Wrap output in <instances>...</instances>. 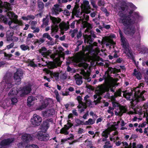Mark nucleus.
Here are the masks:
<instances>
[{"label": "nucleus", "instance_id": "1", "mask_svg": "<svg viewBox=\"0 0 148 148\" xmlns=\"http://www.w3.org/2000/svg\"><path fill=\"white\" fill-rule=\"evenodd\" d=\"M129 15L121 14L119 16V22L125 27L123 29L124 34L127 35L132 36L136 31L135 26L140 18L138 12H133V10H130Z\"/></svg>", "mask_w": 148, "mask_h": 148}, {"label": "nucleus", "instance_id": "2", "mask_svg": "<svg viewBox=\"0 0 148 148\" xmlns=\"http://www.w3.org/2000/svg\"><path fill=\"white\" fill-rule=\"evenodd\" d=\"M118 32L121 38L120 40L122 47L125 50V53H129L132 57L133 61L135 64L136 65V61L134 59L132 52H130V49L129 48V45L127 40L123 36V33L120 29H119Z\"/></svg>", "mask_w": 148, "mask_h": 148}, {"label": "nucleus", "instance_id": "3", "mask_svg": "<svg viewBox=\"0 0 148 148\" xmlns=\"http://www.w3.org/2000/svg\"><path fill=\"white\" fill-rule=\"evenodd\" d=\"M122 92L123 93V96L124 97L126 98L127 100L131 101L130 102L132 106L134 107L137 104L138 102L140 101V96L139 95H137L136 92L134 97L132 96V92H127V90L123 91Z\"/></svg>", "mask_w": 148, "mask_h": 148}, {"label": "nucleus", "instance_id": "4", "mask_svg": "<svg viewBox=\"0 0 148 148\" xmlns=\"http://www.w3.org/2000/svg\"><path fill=\"white\" fill-rule=\"evenodd\" d=\"M112 80L108 78L104 80V83L99 86V90L102 93H104L106 92H108L111 87V83Z\"/></svg>", "mask_w": 148, "mask_h": 148}, {"label": "nucleus", "instance_id": "5", "mask_svg": "<svg viewBox=\"0 0 148 148\" xmlns=\"http://www.w3.org/2000/svg\"><path fill=\"white\" fill-rule=\"evenodd\" d=\"M36 137L39 141L44 142L48 141L50 138L49 134L41 130L38 131L37 133Z\"/></svg>", "mask_w": 148, "mask_h": 148}, {"label": "nucleus", "instance_id": "6", "mask_svg": "<svg viewBox=\"0 0 148 148\" xmlns=\"http://www.w3.org/2000/svg\"><path fill=\"white\" fill-rule=\"evenodd\" d=\"M42 121V118L36 114H34L30 119L31 124L34 127L40 125Z\"/></svg>", "mask_w": 148, "mask_h": 148}, {"label": "nucleus", "instance_id": "7", "mask_svg": "<svg viewBox=\"0 0 148 148\" xmlns=\"http://www.w3.org/2000/svg\"><path fill=\"white\" fill-rule=\"evenodd\" d=\"M53 120L52 119H47L43 121L40 125V129L41 131L47 132V130L50 127V123L52 122Z\"/></svg>", "mask_w": 148, "mask_h": 148}, {"label": "nucleus", "instance_id": "8", "mask_svg": "<svg viewBox=\"0 0 148 148\" xmlns=\"http://www.w3.org/2000/svg\"><path fill=\"white\" fill-rule=\"evenodd\" d=\"M15 140V138L12 137L4 139L0 142V145L2 147L9 146L14 143Z\"/></svg>", "mask_w": 148, "mask_h": 148}, {"label": "nucleus", "instance_id": "9", "mask_svg": "<svg viewBox=\"0 0 148 148\" xmlns=\"http://www.w3.org/2000/svg\"><path fill=\"white\" fill-rule=\"evenodd\" d=\"M92 51H88L86 53H85L84 55L82 53H79L78 52L77 53V54L79 59L80 60V62L82 61L86 62L90 58L89 55Z\"/></svg>", "mask_w": 148, "mask_h": 148}, {"label": "nucleus", "instance_id": "10", "mask_svg": "<svg viewBox=\"0 0 148 148\" xmlns=\"http://www.w3.org/2000/svg\"><path fill=\"white\" fill-rule=\"evenodd\" d=\"M23 73L21 69H17L16 73L14 74V79L16 82H20L21 78H23Z\"/></svg>", "mask_w": 148, "mask_h": 148}, {"label": "nucleus", "instance_id": "11", "mask_svg": "<svg viewBox=\"0 0 148 148\" xmlns=\"http://www.w3.org/2000/svg\"><path fill=\"white\" fill-rule=\"evenodd\" d=\"M32 90L31 86L30 85H26L23 87L21 89L22 93L20 95L21 97H23L30 93Z\"/></svg>", "mask_w": 148, "mask_h": 148}, {"label": "nucleus", "instance_id": "12", "mask_svg": "<svg viewBox=\"0 0 148 148\" xmlns=\"http://www.w3.org/2000/svg\"><path fill=\"white\" fill-rule=\"evenodd\" d=\"M93 45H88L86 46V47H85L83 45L82 46V51L78 52V53H82L83 55H84L85 52L86 51H90L94 52V49H93Z\"/></svg>", "mask_w": 148, "mask_h": 148}, {"label": "nucleus", "instance_id": "13", "mask_svg": "<svg viewBox=\"0 0 148 148\" xmlns=\"http://www.w3.org/2000/svg\"><path fill=\"white\" fill-rule=\"evenodd\" d=\"M47 49L44 47H42L39 50V52L40 53L43 57H46L51 53V51L49 50L47 51Z\"/></svg>", "mask_w": 148, "mask_h": 148}, {"label": "nucleus", "instance_id": "14", "mask_svg": "<svg viewBox=\"0 0 148 148\" xmlns=\"http://www.w3.org/2000/svg\"><path fill=\"white\" fill-rule=\"evenodd\" d=\"M21 139L23 142L27 143H28L32 139V137L30 134L25 133L21 137Z\"/></svg>", "mask_w": 148, "mask_h": 148}, {"label": "nucleus", "instance_id": "15", "mask_svg": "<svg viewBox=\"0 0 148 148\" xmlns=\"http://www.w3.org/2000/svg\"><path fill=\"white\" fill-rule=\"evenodd\" d=\"M0 0V8H4L6 10V11L12 10V8L11 7V4L8 2H4Z\"/></svg>", "mask_w": 148, "mask_h": 148}, {"label": "nucleus", "instance_id": "16", "mask_svg": "<svg viewBox=\"0 0 148 148\" xmlns=\"http://www.w3.org/2000/svg\"><path fill=\"white\" fill-rule=\"evenodd\" d=\"M83 3L84 5L82 4L81 6L82 9L87 10H89L91 9V7L90 6L89 2L88 1L86 0L83 1Z\"/></svg>", "mask_w": 148, "mask_h": 148}, {"label": "nucleus", "instance_id": "17", "mask_svg": "<svg viewBox=\"0 0 148 148\" xmlns=\"http://www.w3.org/2000/svg\"><path fill=\"white\" fill-rule=\"evenodd\" d=\"M83 24L84 27V28H86V29L85 30V32H88L92 28L90 24L87 22L86 21H83Z\"/></svg>", "mask_w": 148, "mask_h": 148}, {"label": "nucleus", "instance_id": "18", "mask_svg": "<svg viewBox=\"0 0 148 148\" xmlns=\"http://www.w3.org/2000/svg\"><path fill=\"white\" fill-rule=\"evenodd\" d=\"M49 17L50 19L52 21L54 25L56 24L59 23L61 21V20L60 18H56L51 15L49 16Z\"/></svg>", "mask_w": 148, "mask_h": 148}, {"label": "nucleus", "instance_id": "19", "mask_svg": "<svg viewBox=\"0 0 148 148\" xmlns=\"http://www.w3.org/2000/svg\"><path fill=\"white\" fill-rule=\"evenodd\" d=\"M35 98L32 96H30L28 97L27 100V105L28 106L30 107L33 104L32 103L33 101L35 100Z\"/></svg>", "mask_w": 148, "mask_h": 148}, {"label": "nucleus", "instance_id": "20", "mask_svg": "<svg viewBox=\"0 0 148 148\" xmlns=\"http://www.w3.org/2000/svg\"><path fill=\"white\" fill-rule=\"evenodd\" d=\"M118 69L115 68H113L112 67H108V70L105 71V74H106L107 73H109L110 74L113 73H116L117 72Z\"/></svg>", "mask_w": 148, "mask_h": 148}, {"label": "nucleus", "instance_id": "21", "mask_svg": "<svg viewBox=\"0 0 148 148\" xmlns=\"http://www.w3.org/2000/svg\"><path fill=\"white\" fill-rule=\"evenodd\" d=\"M17 89V88L14 87L12 88L8 93V96L10 97L16 95L18 93V91Z\"/></svg>", "mask_w": 148, "mask_h": 148}, {"label": "nucleus", "instance_id": "22", "mask_svg": "<svg viewBox=\"0 0 148 148\" xmlns=\"http://www.w3.org/2000/svg\"><path fill=\"white\" fill-rule=\"evenodd\" d=\"M59 26L61 30H64L65 29V31L68 30L69 28V25H67L65 23H60L59 25Z\"/></svg>", "mask_w": 148, "mask_h": 148}, {"label": "nucleus", "instance_id": "23", "mask_svg": "<svg viewBox=\"0 0 148 148\" xmlns=\"http://www.w3.org/2000/svg\"><path fill=\"white\" fill-rule=\"evenodd\" d=\"M120 7L121 10L123 11L127 10L128 9V7L127 4L124 1H122L120 3Z\"/></svg>", "mask_w": 148, "mask_h": 148}, {"label": "nucleus", "instance_id": "24", "mask_svg": "<svg viewBox=\"0 0 148 148\" xmlns=\"http://www.w3.org/2000/svg\"><path fill=\"white\" fill-rule=\"evenodd\" d=\"M49 104V101L47 100L43 101L42 105L38 108V110H42L45 108Z\"/></svg>", "mask_w": 148, "mask_h": 148}, {"label": "nucleus", "instance_id": "25", "mask_svg": "<svg viewBox=\"0 0 148 148\" xmlns=\"http://www.w3.org/2000/svg\"><path fill=\"white\" fill-rule=\"evenodd\" d=\"M46 64L45 65L42 64V66H45L48 65V67L50 68V69H53L56 67V66L53 62H49L48 63L47 62H46Z\"/></svg>", "mask_w": 148, "mask_h": 148}, {"label": "nucleus", "instance_id": "26", "mask_svg": "<svg viewBox=\"0 0 148 148\" xmlns=\"http://www.w3.org/2000/svg\"><path fill=\"white\" fill-rule=\"evenodd\" d=\"M5 87L6 88V90L8 91L9 89L12 88L14 86V85L11 83L9 82L8 80L6 79H5Z\"/></svg>", "mask_w": 148, "mask_h": 148}, {"label": "nucleus", "instance_id": "27", "mask_svg": "<svg viewBox=\"0 0 148 148\" xmlns=\"http://www.w3.org/2000/svg\"><path fill=\"white\" fill-rule=\"evenodd\" d=\"M38 4V7L39 8L38 11H42L44 8V4L43 2L39 0L37 1Z\"/></svg>", "mask_w": 148, "mask_h": 148}, {"label": "nucleus", "instance_id": "28", "mask_svg": "<svg viewBox=\"0 0 148 148\" xmlns=\"http://www.w3.org/2000/svg\"><path fill=\"white\" fill-rule=\"evenodd\" d=\"M134 74L138 79L140 80L141 79V74L139 71H136V69L134 70Z\"/></svg>", "mask_w": 148, "mask_h": 148}, {"label": "nucleus", "instance_id": "29", "mask_svg": "<svg viewBox=\"0 0 148 148\" xmlns=\"http://www.w3.org/2000/svg\"><path fill=\"white\" fill-rule=\"evenodd\" d=\"M63 11L62 8H53L52 12L53 14L57 15L59 14L60 12Z\"/></svg>", "mask_w": 148, "mask_h": 148}, {"label": "nucleus", "instance_id": "30", "mask_svg": "<svg viewBox=\"0 0 148 148\" xmlns=\"http://www.w3.org/2000/svg\"><path fill=\"white\" fill-rule=\"evenodd\" d=\"M76 83L78 85H80L83 82L82 77L81 76L77 77L76 79Z\"/></svg>", "mask_w": 148, "mask_h": 148}, {"label": "nucleus", "instance_id": "31", "mask_svg": "<svg viewBox=\"0 0 148 148\" xmlns=\"http://www.w3.org/2000/svg\"><path fill=\"white\" fill-rule=\"evenodd\" d=\"M45 41V40L42 39L40 38L39 40L36 39V40L34 41H33L34 44L36 45H38V44L39 45L41 44L42 43L44 42Z\"/></svg>", "mask_w": 148, "mask_h": 148}, {"label": "nucleus", "instance_id": "32", "mask_svg": "<svg viewBox=\"0 0 148 148\" xmlns=\"http://www.w3.org/2000/svg\"><path fill=\"white\" fill-rule=\"evenodd\" d=\"M53 76L56 80H58L59 79V73L58 72H53L51 73V78H53L52 76Z\"/></svg>", "mask_w": 148, "mask_h": 148}, {"label": "nucleus", "instance_id": "33", "mask_svg": "<svg viewBox=\"0 0 148 148\" xmlns=\"http://www.w3.org/2000/svg\"><path fill=\"white\" fill-rule=\"evenodd\" d=\"M86 40H87V42L88 44L89 43V45H92V43L93 42V39L91 37V35L87 36L86 38Z\"/></svg>", "mask_w": 148, "mask_h": 148}, {"label": "nucleus", "instance_id": "34", "mask_svg": "<svg viewBox=\"0 0 148 148\" xmlns=\"http://www.w3.org/2000/svg\"><path fill=\"white\" fill-rule=\"evenodd\" d=\"M119 108L120 110V113H121V115H122L123 113H126L127 111L126 108L123 106L120 105Z\"/></svg>", "mask_w": 148, "mask_h": 148}, {"label": "nucleus", "instance_id": "35", "mask_svg": "<svg viewBox=\"0 0 148 148\" xmlns=\"http://www.w3.org/2000/svg\"><path fill=\"white\" fill-rule=\"evenodd\" d=\"M95 123V121L91 118L89 119L88 121H86L84 123V125H92Z\"/></svg>", "mask_w": 148, "mask_h": 148}, {"label": "nucleus", "instance_id": "36", "mask_svg": "<svg viewBox=\"0 0 148 148\" xmlns=\"http://www.w3.org/2000/svg\"><path fill=\"white\" fill-rule=\"evenodd\" d=\"M59 29V26L57 25H55L51 27V30L52 32H57Z\"/></svg>", "mask_w": 148, "mask_h": 148}, {"label": "nucleus", "instance_id": "37", "mask_svg": "<svg viewBox=\"0 0 148 148\" xmlns=\"http://www.w3.org/2000/svg\"><path fill=\"white\" fill-rule=\"evenodd\" d=\"M109 134L108 130L107 129L105 130L102 132L101 135L103 137H104L105 138H108V134Z\"/></svg>", "mask_w": 148, "mask_h": 148}, {"label": "nucleus", "instance_id": "38", "mask_svg": "<svg viewBox=\"0 0 148 148\" xmlns=\"http://www.w3.org/2000/svg\"><path fill=\"white\" fill-rule=\"evenodd\" d=\"M20 48L23 51H26L27 50H29V47L25 44H22L20 46Z\"/></svg>", "mask_w": 148, "mask_h": 148}, {"label": "nucleus", "instance_id": "39", "mask_svg": "<svg viewBox=\"0 0 148 148\" xmlns=\"http://www.w3.org/2000/svg\"><path fill=\"white\" fill-rule=\"evenodd\" d=\"M1 19L3 21L5 24H8V18L6 16L2 15L1 16Z\"/></svg>", "mask_w": 148, "mask_h": 148}, {"label": "nucleus", "instance_id": "40", "mask_svg": "<svg viewBox=\"0 0 148 148\" xmlns=\"http://www.w3.org/2000/svg\"><path fill=\"white\" fill-rule=\"evenodd\" d=\"M48 15H47L45 18H44L42 19V22L43 24H44L45 26H47L48 25L49 22V18H47L48 17Z\"/></svg>", "mask_w": 148, "mask_h": 148}, {"label": "nucleus", "instance_id": "41", "mask_svg": "<svg viewBox=\"0 0 148 148\" xmlns=\"http://www.w3.org/2000/svg\"><path fill=\"white\" fill-rule=\"evenodd\" d=\"M75 122L77 124L75 125V126H78L80 125H83L84 124L83 121H81L79 119H76L75 120Z\"/></svg>", "mask_w": 148, "mask_h": 148}, {"label": "nucleus", "instance_id": "42", "mask_svg": "<svg viewBox=\"0 0 148 148\" xmlns=\"http://www.w3.org/2000/svg\"><path fill=\"white\" fill-rule=\"evenodd\" d=\"M54 93L56 95V98L57 101L59 102H60V96H59L58 91L57 90H55L54 91Z\"/></svg>", "mask_w": 148, "mask_h": 148}, {"label": "nucleus", "instance_id": "43", "mask_svg": "<svg viewBox=\"0 0 148 148\" xmlns=\"http://www.w3.org/2000/svg\"><path fill=\"white\" fill-rule=\"evenodd\" d=\"M110 144V141H107L105 143V145L103 146L104 148H111L112 147V145H108Z\"/></svg>", "mask_w": 148, "mask_h": 148}, {"label": "nucleus", "instance_id": "44", "mask_svg": "<svg viewBox=\"0 0 148 148\" xmlns=\"http://www.w3.org/2000/svg\"><path fill=\"white\" fill-rule=\"evenodd\" d=\"M121 89H119L114 93V95L117 97L118 96L121 97Z\"/></svg>", "mask_w": 148, "mask_h": 148}, {"label": "nucleus", "instance_id": "45", "mask_svg": "<svg viewBox=\"0 0 148 148\" xmlns=\"http://www.w3.org/2000/svg\"><path fill=\"white\" fill-rule=\"evenodd\" d=\"M75 6L73 10V13H76L77 11V9L79 7V4L78 3H75Z\"/></svg>", "mask_w": 148, "mask_h": 148}, {"label": "nucleus", "instance_id": "46", "mask_svg": "<svg viewBox=\"0 0 148 148\" xmlns=\"http://www.w3.org/2000/svg\"><path fill=\"white\" fill-rule=\"evenodd\" d=\"M60 133L61 134H64L65 135H67L69 134V132L68 131L63 128L60 130Z\"/></svg>", "mask_w": 148, "mask_h": 148}, {"label": "nucleus", "instance_id": "47", "mask_svg": "<svg viewBox=\"0 0 148 148\" xmlns=\"http://www.w3.org/2000/svg\"><path fill=\"white\" fill-rule=\"evenodd\" d=\"M33 60L34 59H33L32 60H30V61L29 64V65L31 67H32L33 68L37 67V65L34 63V62L33 61Z\"/></svg>", "mask_w": 148, "mask_h": 148}, {"label": "nucleus", "instance_id": "48", "mask_svg": "<svg viewBox=\"0 0 148 148\" xmlns=\"http://www.w3.org/2000/svg\"><path fill=\"white\" fill-rule=\"evenodd\" d=\"M11 101L12 105H15L18 102V100L16 97H12L11 99Z\"/></svg>", "mask_w": 148, "mask_h": 148}, {"label": "nucleus", "instance_id": "49", "mask_svg": "<svg viewBox=\"0 0 148 148\" xmlns=\"http://www.w3.org/2000/svg\"><path fill=\"white\" fill-rule=\"evenodd\" d=\"M49 40H50V41H47V44L49 45H53L56 44V43L54 42V40L53 38H52Z\"/></svg>", "mask_w": 148, "mask_h": 148}, {"label": "nucleus", "instance_id": "50", "mask_svg": "<svg viewBox=\"0 0 148 148\" xmlns=\"http://www.w3.org/2000/svg\"><path fill=\"white\" fill-rule=\"evenodd\" d=\"M36 0H30L31 7L34 8L36 6Z\"/></svg>", "mask_w": 148, "mask_h": 148}, {"label": "nucleus", "instance_id": "51", "mask_svg": "<svg viewBox=\"0 0 148 148\" xmlns=\"http://www.w3.org/2000/svg\"><path fill=\"white\" fill-rule=\"evenodd\" d=\"M115 126H116L115 125V124L112 125H111L110 127H108L107 129H108V131H112L113 130H115L116 129L115 127Z\"/></svg>", "mask_w": 148, "mask_h": 148}, {"label": "nucleus", "instance_id": "52", "mask_svg": "<svg viewBox=\"0 0 148 148\" xmlns=\"http://www.w3.org/2000/svg\"><path fill=\"white\" fill-rule=\"evenodd\" d=\"M25 148H39L38 146L36 145L32 144L26 146Z\"/></svg>", "mask_w": 148, "mask_h": 148}, {"label": "nucleus", "instance_id": "53", "mask_svg": "<svg viewBox=\"0 0 148 148\" xmlns=\"http://www.w3.org/2000/svg\"><path fill=\"white\" fill-rule=\"evenodd\" d=\"M112 103L113 107L114 108H115L116 107H119L121 105L120 103L116 101H112Z\"/></svg>", "mask_w": 148, "mask_h": 148}, {"label": "nucleus", "instance_id": "54", "mask_svg": "<svg viewBox=\"0 0 148 148\" xmlns=\"http://www.w3.org/2000/svg\"><path fill=\"white\" fill-rule=\"evenodd\" d=\"M67 77L65 73H63L60 75V78L61 80H64L66 79Z\"/></svg>", "mask_w": 148, "mask_h": 148}, {"label": "nucleus", "instance_id": "55", "mask_svg": "<svg viewBox=\"0 0 148 148\" xmlns=\"http://www.w3.org/2000/svg\"><path fill=\"white\" fill-rule=\"evenodd\" d=\"M43 38H47L48 40L52 38L47 33L44 34L43 35Z\"/></svg>", "mask_w": 148, "mask_h": 148}, {"label": "nucleus", "instance_id": "56", "mask_svg": "<svg viewBox=\"0 0 148 148\" xmlns=\"http://www.w3.org/2000/svg\"><path fill=\"white\" fill-rule=\"evenodd\" d=\"M11 14L12 17H14L15 20H16V21H17V18L18 17V16L15 14L13 12H9Z\"/></svg>", "mask_w": 148, "mask_h": 148}, {"label": "nucleus", "instance_id": "57", "mask_svg": "<svg viewBox=\"0 0 148 148\" xmlns=\"http://www.w3.org/2000/svg\"><path fill=\"white\" fill-rule=\"evenodd\" d=\"M122 143L123 145V146H125L124 148H131V146H129L128 143L127 142H122Z\"/></svg>", "mask_w": 148, "mask_h": 148}, {"label": "nucleus", "instance_id": "58", "mask_svg": "<svg viewBox=\"0 0 148 148\" xmlns=\"http://www.w3.org/2000/svg\"><path fill=\"white\" fill-rule=\"evenodd\" d=\"M101 99V97H99L96 100H95L94 101V102L95 103V105H97V103H100Z\"/></svg>", "mask_w": 148, "mask_h": 148}, {"label": "nucleus", "instance_id": "59", "mask_svg": "<svg viewBox=\"0 0 148 148\" xmlns=\"http://www.w3.org/2000/svg\"><path fill=\"white\" fill-rule=\"evenodd\" d=\"M3 53L4 54V56L5 57H8L9 58H10L13 56L12 54H7L5 52H3Z\"/></svg>", "mask_w": 148, "mask_h": 148}, {"label": "nucleus", "instance_id": "60", "mask_svg": "<svg viewBox=\"0 0 148 148\" xmlns=\"http://www.w3.org/2000/svg\"><path fill=\"white\" fill-rule=\"evenodd\" d=\"M27 18L28 20H34L35 18L34 16L32 14L28 15L27 16Z\"/></svg>", "mask_w": 148, "mask_h": 148}, {"label": "nucleus", "instance_id": "61", "mask_svg": "<svg viewBox=\"0 0 148 148\" xmlns=\"http://www.w3.org/2000/svg\"><path fill=\"white\" fill-rule=\"evenodd\" d=\"M17 147L19 148H21L23 147V143L22 142L18 143L17 144Z\"/></svg>", "mask_w": 148, "mask_h": 148}, {"label": "nucleus", "instance_id": "62", "mask_svg": "<svg viewBox=\"0 0 148 148\" xmlns=\"http://www.w3.org/2000/svg\"><path fill=\"white\" fill-rule=\"evenodd\" d=\"M102 11L105 14L106 16H108L109 15V12L107 10L106 8H103Z\"/></svg>", "mask_w": 148, "mask_h": 148}, {"label": "nucleus", "instance_id": "63", "mask_svg": "<svg viewBox=\"0 0 148 148\" xmlns=\"http://www.w3.org/2000/svg\"><path fill=\"white\" fill-rule=\"evenodd\" d=\"M12 35H7L6 36L7 40L8 41H10V40H12Z\"/></svg>", "mask_w": 148, "mask_h": 148}, {"label": "nucleus", "instance_id": "64", "mask_svg": "<svg viewBox=\"0 0 148 148\" xmlns=\"http://www.w3.org/2000/svg\"><path fill=\"white\" fill-rule=\"evenodd\" d=\"M58 53V55L57 56H59V57L60 58H63L64 57L65 54L64 53L62 52H60V53Z\"/></svg>", "mask_w": 148, "mask_h": 148}]
</instances>
